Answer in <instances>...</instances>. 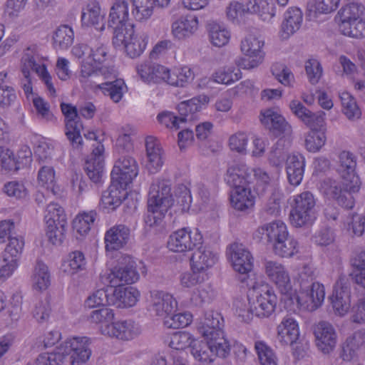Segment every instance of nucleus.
<instances>
[{
    "mask_svg": "<svg viewBox=\"0 0 365 365\" xmlns=\"http://www.w3.org/2000/svg\"><path fill=\"white\" fill-rule=\"evenodd\" d=\"M73 55L81 58L79 79L85 83L96 72V65L102 64L108 58L107 45L97 39L92 40L89 44H80L73 48Z\"/></svg>",
    "mask_w": 365,
    "mask_h": 365,
    "instance_id": "f257e3e1",
    "label": "nucleus"
},
{
    "mask_svg": "<svg viewBox=\"0 0 365 365\" xmlns=\"http://www.w3.org/2000/svg\"><path fill=\"white\" fill-rule=\"evenodd\" d=\"M34 71L42 80L51 96L56 95V89L51 81V76L46 70V66L41 62L38 55L34 50L28 48L24 53L21 60L20 78L21 86L26 95L32 93V80L31 71Z\"/></svg>",
    "mask_w": 365,
    "mask_h": 365,
    "instance_id": "f03ea898",
    "label": "nucleus"
},
{
    "mask_svg": "<svg viewBox=\"0 0 365 365\" xmlns=\"http://www.w3.org/2000/svg\"><path fill=\"white\" fill-rule=\"evenodd\" d=\"M255 299L249 301L250 307L247 310H240L238 317L242 322L249 323L253 315L259 318L269 317L277 305V298L273 289L268 284L256 286Z\"/></svg>",
    "mask_w": 365,
    "mask_h": 365,
    "instance_id": "7ed1b4c3",
    "label": "nucleus"
},
{
    "mask_svg": "<svg viewBox=\"0 0 365 365\" xmlns=\"http://www.w3.org/2000/svg\"><path fill=\"white\" fill-rule=\"evenodd\" d=\"M291 210L289 220L295 227H309L317 220L314 210L315 200L313 195L305 191L294 195L289 199Z\"/></svg>",
    "mask_w": 365,
    "mask_h": 365,
    "instance_id": "20e7f679",
    "label": "nucleus"
},
{
    "mask_svg": "<svg viewBox=\"0 0 365 365\" xmlns=\"http://www.w3.org/2000/svg\"><path fill=\"white\" fill-rule=\"evenodd\" d=\"M230 255L234 269L240 274L239 280L249 288L255 289L256 284L250 279L253 257L250 251L243 245L234 243L230 247Z\"/></svg>",
    "mask_w": 365,
    "mask_h": 365,
    "instance_id": "39448f33",
    "label": "nucleus"
},
{
    "mask_svg": "<svg viewBox=\"0 0 365 365\" xmlns=\"http://www.w3.org/2000/svg\"><path fill=\"white\" fill-rule=\"evenodd\" d=\"M148 41V36L145 33L135 34L133 26L124 31L115 33L113 38V44L115 47H121L125 50L128 56L134 58L140 56L145 51Z\"/></svg>",
    "mask_w": 365,
    "mask_h": 365,
    "instance_id": "423d86ee",
    "label": "nucleus"
},
{
    "mask_svg": "<svg viewBox=\"0 0 365 365\" xmlns=\"http://www.w3.org/2000/svg\"><path fill=\"white\" fill-rule=\"evenodd\" d=\"M91 340L86 336L73 337L61 344L68 365H85L91 356Z\"/></svg>",
    "mask_w": 365,
    "mask_h": 365,
    "instance_id": "0eeeda50",
    "label": "nucleus"
},
{
    "mask_svg": "<svg viewBox=\"0 0 365 365\" xmlns=\"http://www.w3.org/2000/svg\"><path fill=\"white\" fill-rule=\"evenodd\" d=\"M311 273L309 268L304 267V271L299 274L300 285L305 292L303 297L297 298L301 308L309 312L317 310L319 307V282L314 280Z\"/></svg>",
    "mask_w": 365,
    "mask_h": 365,
    "instance_id": "6e6552de",
    "label": "nucleus"
},
{
    "mask_svg": "<svg viewBox=\"0 0 365 365\" xmlns=\"http://www.w3.org/2000/svg\"><path fill=\"white\" fill-rule=\"evenodd\" d=\"M339 163L337 172L342 185L351 192H358L361 182L356 173V157L349 151L343 150L339 155Z\"/></svg>",
    "mask_w": 365,
    "mask_h": 365,
    "instance_id": "1a4fd4ad",
    "label": "nucleus"
},
{
    "mask_svg": "<svg viewBox=\"0 0 365 365\" xmlns=\"http://www.w3.org/2000/svg\"><path fill=\"white\" fill-rule=\"evenodd\" d=\"M178 302L172 294L162 290H151L147 297V310L152 316L166 318L175 312Z\"/></svg>",
    "mask_w": 365,
    "mask_h": 365,
    "instance_id": "9d476101",
    "label": "nucleus"
},
{
    "mask_svg": "<svg viewBox=\"0 0 365 365\" xmlns=\"http://www.w3.org/2000/svg\"><path fill=\"white\" fill-rule=\"evenodd\" d=\"M202 243V235L197 229L193 232L190 227H183L170 234L168 247L174 252H185L192 250Z\"/></svg>",
    "mask_w": 365,
    "mask_h": 365,
    "instance_id": "9b49d317",
    "label": "nucleus"
},
{
    "mask_svg": "<svg viewBox=\"0 0 365 365\" xmlns=\"http://www.w3.org/2000/svg\"><path fill=\"white\" fill-rule=\"evenodd\" d=\"M173 202L170 180L160 178L154 180L150 185L148 197V205L150 209L158 207L162 210H168Z\"/></svg>",
    "mask_w": 365,
    "mask_h": 365,
    "instance_id": "f8f14e48",
    "label": "nucleus"
},
{
    "mask_svg": "<svg viewBox=\"0 0 365 365\" xmlns=\"http://www.w3.org/2000/svg\"><path fill=\"white\" fill-rule=\"evenodd\" d=\"M139 168L136 160L128 154L121 153L115 160L110 173L112 179L120 182L124 187H128L138 174Z\"/></svg>",
    "mask_w": 365,
    "mask_h": 365,
    "instance_id": "ddd939ff",
    "label": "nucleus"
},
{
    "mask_svg": "<svg viewBox=\"0 0 365 365\" xmlns=\"http://www.w3.org/2000/svg\"><path fill=\"white\" fill-rule=\"evenodd\" d=\"M341 188L340 183L335 179L325 178L321 182V191L325 197L334 200L337 204L345 209H352L354 206L355 200L351 192L343 186Z\"/></svg>",
    "mask_w": 365,
    "mask_h": 365,
    "instance_id": "4468645a",
    "label": "nucleus"
},
{
    "mask_svg": "<svg viewBox=\"0 0 365 365\" xmlns=\"http://www.w3.org/2000/svg\"><path fill=\"white\" fill-rule=\"evenodd\" d=\"M61 108L65 116V133L73 147L78 148L83 142L81 131L83 125L80 120L76 107L62 103Z\"/></svg>",
    "mask_w": 365,
    "mask_h": 365,
    "instance_id": "2eb2a0df",
    "label": "nucleus"
},
{
    "mask_svg": "<svg viewBox=\"0 0 365 365\" xmlns=\"http://www.w3.org/2000/svg\"><path fill=\"white\" fill-rule=\"evenodd\" d=\"M264 269L267 277L277 286L280 292L291 298L293 290L289 274L285 267L277 261L266 260Z\"/></svg>",
    "mask_w": 365,
    "mask_h": 365,
    "instance_id": "dca6fc26",
    "label": "nucleus"
},
{
    "mask_svg": "<svg viewBox=\"0 0 365 365\" xmlns=\"http://www.w3.org/2000/svg\"><path fill=\"white\" fill-rule=\"evenodd\" d=\"M21 247L22 243L16 240H13L7 247L4 255V261L6 264H2L0 268V282H3L10 277L17 268ZM5 302L2 296L0 295V312L5 308Z\"/></svg>",
    "mask_w": 365,
    "mask_h": 365,
    "instance_id": "f3484780",
    "label": "nucleus"
},
{
    "mask_svg": "<svg viewBox=\"0 0 365 365\" xmlns=\"http://www.w3.org/2000/svg\"><path fill=\"white\" fill-rule=\"evenodd\" d=\"M137 71L144 82L169 85L170 69L163 65L145 62L138 66Z\"/></svg>",
    "mask_w": 365,
    "mask_h": 365,
    "instance_id": "a211bd4d",
    "label": "nucleus"
},
{
    "mask_svg": "<svg viewBox=\"0 0 365 365\" xmlns=\"http://www.w3.org/2000/svg\"><path fill=\"white\" fill-rule=\"evenodd\" d=\"M140 333V328L133 321L122 320L113 322L110 327L104 328L103 334L106 336L122 341H129Z\"/></svg>",
    "mask_w": 365,
    "mask_h": 365,
    "instance_id": "6ab92c4d",
    "label": "nucleus"
},
{
    "mask_svg": "<svg viewBox=\"0 0 365 365\" xmlns=\"http://www.w3.org/2000/svg\"><path fill=\"white\" fill-rule=\"evenodd\" d=\"M93 146V151L85 162L84 170L90 180L98 183L101 182L103 174L105 149L100 142H97Z\"/></svg>",
    "mask_w": 365,
    "mask_h": 365,
    "instance_id": "aec40b11",
    "label": "nucleus"
},
{
    "mask_svg": "<svg viewBox=\"0 0 365 365\" xmlns=\"http://www.w3.org/2000/svg\"><path fill=\"white\" fill-rule=\"evenodd\" d=\"M139 279V274L135 267L133 262H130L124 267L115 268L110 273L102 276V280L104 284H108L110 287H118L123 284H133Z\"/></svg>",
    "mask_w": 365,
    "mask_h": 365,
    "instance_id": "412c9836",
    "label": "nucleus"
},
{
    "mask_svg": "<svg viewBox=\"0 0 365 365\" xmlns=\"http://www.w3.org/2000/svg\"><path fill=\"white\" fill-rule=\"evenodd\" d=\"M264 44V40L254 34H248L242 40L241 51L250 59L247 64L248 68H255L262 62Z\"/></svg>",
    "mask_w": 365,
    "mask_h": 365,
    "instance_id": "4be33fe9",
    "label": "nucleus"
},
{
    "mask_svg": "<svg viewBox=\"0 0 365 365\" xmlns=\"http://www.w3.org/2000/svg\"><path fill=\"white\" fill-rule=\"evenodd\" d=\"M299 336V326L297 321L289 316L283 318L277 327V339L282 345H289L297 352V340Z\"/></svg>",
    "mask_w": 365,
    "mask_h": 365,
    "instance_id": "5701e85b",
    "label": "nucleus"
},
{
    "mask_svg": "<svg viewBox=\"0 0 365 365\" xmlns=\"http://www.w3.org/2000/svg\"><path fill=\"white\" fill-rule=\"evenodd\" d=\"M260 120L263 125L279 135H289L292 133V126L277 108H268L262 111Z\"/></svg>",
    "mask_w": 365,
    "mask_h": 365,
    "instance_id": "b1692460",
    "label": "nucleus"
},
{
    "mask_svg": "<svg viewBox=\"0 0 365 365\" xmlns=\"http://www.w3.org/2000/svg\"><path fill=\"white\" fill-rule=\"evenodd\" d=\"M110 291L112 294L111 305L120 308L134 306L140 297L139 291L133 287H110Z\"/></svg>",
    "mask_w": 365,
    "mask_h": 365,
    "instance_id": "393cba45",
    "label": "nucleus"
},
{
    "mask_svg": "<svg viewBox=\"0 0 365 365\" xmlns=\"http://www.w3.org/2000/svg\"><path fill=\"white\" fill-rule=\"evenodd\" d=\"M128 21V6L113 1L108 21V26L113 30V34L129 29L132 24Z\"/></svg>",
    "mask_w": 365,
    "mask_h": 365,
    "instance_id": "a878e982",
    "label": "nucleus"
},
{
    "mask_svg": "<svg viewBox=\"0 0 365 365\" xmlns=\"http://www.w3.org/2000/svg\"><path fill=\"white\" fill-rule=\"evenodd\" d=\"M127 188L128 187L123 186L120 182L111 178L110 186L103 192L101 196L103 208L114 210L119 207L128 194Z\"/></svg>",
    "mask_w": 365,
    "mask_h": 365,
    "instance_id": "bb28decb",
    "label": "nucleus"
},
{
    "mask_svg": "<svg viewBox=\"0 0 365 365\" xmlns=\"http://www.w3.org/2000/svg\"><path fill=\"white\" fill-rule=\"evenodd\" d=\"M130 230L125 225H117L110 227L105 234L106 250H118L130 240Z\"/></svg>",
    "mask_w": 365,
    "mask_h": 365,
    "instance_id": "cd10ccee",
    "label": "nucleus"
},
{
    "mask_svg": "<svg viewBox=\"0 0 365 365\" xmlns=\"http://www.w3.org/2000/svg\"><path fill=\"white\" fill-rule=\"evenodd\" d=\"M251 178V172L245 164L235 163L228 168L225 180L233 189H237L247 187Z\"/></svg>",
    "mask_w": 365,
    "mask_h": 365,
    "instance_id": "c85d7f7f",
    "label": "nucleus"
},
{
    "mask_svg": "<svg viewBox=\"0 0 365 365\" xmlns=\"http://www.w3.org/2000/svg\"><path fill=\"white\" fill-rule=\"evenodd\" d=\"M246 14H257L263 21H270L275 16L272 0H240Z\"/></svg>",
    "mask_w": 365,
    "mask_h": 365,
    "instance_id": "c756f323",
    "label": "nucleus"
},
{
    "mask_svg": "<svg viewBox=\"0 0 365 365\" xmlns=\"http://www.w3.org/2000/svg\"><path fill=\"white\" fill-rule=\"evenodd\" d=\"M330 300L335 313L339 316H344L349 309L350 289L341 279L336 283Z\"/></svg>",
    "mask_w": 365,
    "mask_h": 365,
    "instance_id": "7c9ffc66",
    "label": "nucleus"
},
{
    "mask_svg": "<svg viewBox=\"0 0 365 365\" xmlns=\"http://www.w3.org/2000/svg\"><path fill=\"white\" fill-rule=\"evenodd\" d=\"M222 324L223 318L219 312L209 311L205 313L197 330L204 338H212L213 335L222 334L223 331L221 329Z\"/></svg>",
    "mask_w": 365,
    "mask_h": 365,
    "instance_id": "2f4dec72",
    "label": "nucleus"
},
{
    "mask_svg": "<svg viewBox=\"0 0 365 365\" xmlns=\"http://www.w3.org/2000/svg\"><path fill=\"white\" fill-rule=\"evenodd\" d=\"M103 19L104 14L96 1H89L82 10L81 21L83 25L92 26L97 30L103 31L105 29Z\"/></svg>",
    "mask_w": 365,
    "mask_h": 365,
    "instance_id": "473e14b6",
    "label": "nucleus"
},
{
    "mask_svg": "<svg viewBox=\"0 0 365 365\" xmlns=\"http://www.w3.org/2000/svg\"><path fill=\"white\" fill-rule=\"evenodd\" d=\"M148 157L147 168L150 173L158 171L163 164V150L158 139L148 136L145 140Z\"/></svg>",
    "mask_w": 365,
    "mask_h": 365,
    "instance_id": "72a5a7b5",
    "label": "nucleus"
},
{
    "mask_svg": "<svg viewBox=\"0 0 365 365\" xmlns=\"http://www.w3.org/2000/svg\"><path fill=\"white\" fill-rule=\"evenodd\" d=\"M303 20L302 11L297 7L289 8L284 14V20L281 26V36L288 38L301 27Z\"/></svg>",
    "mask_w": 365,
    "mask_h": 365,
    "instance_id": "f704fd0d",
    "label": "nucleus"
},
{
    "mask_svg": "<svg viewBox=\"0 0 365 365\" xmlns=\"http://www.w3.org/2000/svg\"><path fill=\"white\" fill-rule=\"evenodd\" d=\"M305 161L300 154H294L287 158L286 171L289 182L294 186L299 185L303 178Z\"/></svg>",
    "mask_w": 365,
    "mask_h": 365,
    "instance_id": "c9c22d12",
    "label": "nucleus"
},
{
    "mask_svg": "<svg viewBox=\"0 0 365 365\" xmlns=\"http://www.w3.org/2000/svg\"><path fill=\"white\" fill-rule=\"evenodd\" d=\"M198 20L194 16H180L173 22L172 34L178 39H183L192 35L197 29Z\"/></svg>",
    "mask_w": 365,
    "mask_h": 365,
    "instance_id": "e433bc0d",
    "label": "nucleus"
},
{
    "mask_svg": "<svg viewBox=\"0 0 365 365\" xmlns=\"http://www.w3.org/2000/svg\"><path fill=\"white\" fill-rule=\"evenodd\" d=\"M195 249L196 250L192 255L190 263L209 270L217 260L216 254L209 245H204L203 242Z\"/></svg>",
    "mask_w": 365,
    "mask_h": 365,
    "instance_id": "4c0bfd02",
    "label": "nucleus"
},
{
    "mask_svg": "<svg viewBox=\"0 0 365 365\" xmlns=\"http://www.w3.org/2000/svg\"><path fill=\"white\" fill-rule=\"evenodd\" d=\"M230 201L235 209L244 211L253 207L255 197L250 187H240L231 191Z\"/></svg>",
    "mask_w": 365,
    "mask_h": 365,
    "instance_id": "58836bf2",
    "label": "nucleus"
},
{
    "mask_svg": "<svg viewBox=\"0 0 365 365\" xmlns=\"http://www.w3.org/2000/svg\"><path fill=\"white\" fill-rule=\"evenodd\" d=\"M86 259L81 251L70 252L62 262V269L64 272L73 275L86 269Z\"/></svg>",
    "mask_w": 365,
    "mask_h": 365,
    "instance_id": "ea45409f",
    "label": "nucleus"
},
{
    "mask_svg": "<svg viewBox=\"0 0 365 365\" xmlns=\"http://www.w3.org/2000/svg\"><path fill=\"white\" fill-rule=\"evenodd\" d=\"M96 91H101L105 96H108L115 103L119 102L123 95L125 85L123 80L118 78L106 81L95 86Z\"/></svg>",
    "mask_w": 365,
    "mask_h": 365,
    "instance_id": "a19ab883",
    "label": "nucleus"
},
{
    "mask_svg": "<svg viewBox=\"0 0 365 365\" xmlns=\"http://www.w3.org/2000/svg\"><path fill=\"white\" fill-rule=\"evenodd\" d=\"M364 331L355 333L348 337L341 346V357L344 361H349L356 355L359 346L364 347Z\"/></svg>",
    "mask_w": 365,
    "mask_h": 365,
    "instance_id": "79ce46f5",
    "label": "nucleus"
},
{
    "mask_svg": "<svg viewBox=\"0 0 365 365\" xmlns=\"http://www.w3.org/2000/svg\"><path fill=\"white\" fill-rule=\"evenodd\" d=\"M202 105V102L200 96L180 103L178 106L180 115V121L185 123L194 120L196 118L195 113L200 110Z\"/></svg>",
    "mask_w": 365,
    "mask_h": 365,
    "instance_id": "37998d69",
    "label": "nucleus"
},
{
    "mask_svg": "<svg viewBox=\"0 0 365 365\" xmlns=\"http://www.w3.org/2000/svg\"><path fill=\"white\" fill-rule=\"evenodd\" d=\"M74 32L68 25H61L53 32V44L56 49L66 50L73 43Z\"/></svg>",
    "mask_w": 365,
    "mask_h": 365,
    "instance_id": "c03bdc74",
    "label": "nucleus"
},
{
    "mask_svg": "<svg viewBox=\"0 0 365 365\" xmlns=\"http://www.w3.org/2000/svg\"><path fill=\"white\" fill-rule=\"evenodd\" d=\"M337 334L331 324L321 322V351L329 354L336 347Z\"/></svg>",
    "mask_w": 365,
    "mask_h": 365,
    "instance_id": "a18cd8bd",
    "label": "nucleus"
},
{
    "mask_svg": "<svg viewBox=\"0 0 365 365\" xmlns=\"http://www.w3.org/2000/svg\"><path fill=\"white\" fill-rule=\"evenodd\" d=\"M115 312L113 309L103 307L92 311L88 319L91 323L98 324L101 334H103L104 328L110 327L115 319Z\"/></svg>",
    "mask_w": 365,
    "mask_h": 365,
    "instance_id": "49530a36",
    "label": "nucleus"
},
{
    "mask_svg": "<svg viewBox=\"0 0 365 365\" xmlns=\"http://www.w3.org/2000/svg\"><path fill=\"white\" fill-rule=\"evenodd\" d=\"M364 6L361 4L353 2L341 7L337 13L336 20L338 24L350 23L361 18L364 11Z\"/></svg>",
    "mask_w": 365,
    "mask_h": 365,
    "instance_id": "de8ad7c7",
    "label": "nucleus"
},
{
    "mask_svg": "<svg viewBox=\"0 0 365 365\" xmlns=\"http://www.w3.org/2000/svg\"><path fill=\"white\" fill-rule=\"evenodd\" d=\"M289 108L308 128H314L319 120V115L308 110L297 100L290 102Z\"/></svg>",
    "mask_w": 365,
    "mask_h": 365,
    "instance_id": "09e8293b",
    "label": "nucleus"
},
{
    "mask_svg": "<svg viewBox=\"0 0 365 365\" xmlns=\"http://www.w3.org/2000/svg\"><path fill=\"white\" fill-rule=\"evenodd\" d=\"M31 278L33 287L37 290H45L51 284L48 268L41 261L36 262Z\"/></svg>",
    "mask_w": 365,
    "mask_h": 365,
    "instance_id": "8fccbe9b",
    "label": "nucleus"
},
{
    "mask_svg": "<svg viewBox=\"0 0 365 365\" xmlns=\"http://www.w3.org/2000/svg\"><path fill=\"white\" fill-rule=\"evenodd\" d=\"M297 240L289 233L273 246L274 253L281 257H292L299 252Z\"/></svg>",
    "mask_w": 365,
    "mask_h": 365,
    "instance_id": "3c124183",
    "label": "nucleus"
},
{
    "mask_svg": "<svg viewBox=\"0 0 365 365\" xmlns=\"http://www.w3.org/2000/svg\"><path fill=\"white\" fill-rule=\"evenodd\" d=\"M212 78L216 83L228 85L241 78V71L233 66H225L216 71Z\"/></svg>",
    "mask_w": 365,
    "mask_h": 365,
    "instance_id": "603ef678",
    "label": "nucleus"
},
{
    "mask_svg": "<svg viewBox=\"0 0 365 365\" xmlns=\"http://www.w3.org/2000/svg\"><path fill=\"white\" fill-rule=\"evenodd\" d=\"M96 217L97 213L94 210L79 214L73 220V230L80 236L86 235L91 230V225L93 224Z\"/></svg>",
    "mask_w": 365,
    "mask_h": 365,
    "instance_id": "864d4df0",
    "label": "nucleus"
},
{
    "mask_svg": "<svg viewBox=\"0 0 365 365\" xmlns=\"http://www.w3.org/2000/svg\"><path fill=\"white\" fill-rule=\"evenodd\" d=\"M209 37L213 46L222 47L229 42L230 32L224 26L214 23L210 25Z\"/></svg>",
    "mask_w": 365,
    "mask_h": 365,
    "instance_id": "5fc2aeb1",
    "label": "nucleus"
},
{
    "mask_svg": "<svg viewBox=\"0 0 365 365\" xmlns=\"http://www.w3.org/2000/svg\"><path fill=\"white\" fill-rule=\"evenodd\" d=\"M340 99L342 106L344 114L349 120L359 119L361 115L355 98L348 92H344L340 95Z\"/></svg>",
    "mask_w": 365,
    "mask_h": 365,
    "instance_id": "6e6d98bb",
    "label": "nucleus"
},
{
    "mask_svg": "<svg viewBox=\"0 0 365 365\" xmlns=\"http://www.w3.org/2000/svg\"><path fill=\"white\" fill-rule=\"evenodd\" d=\"M194 78L192 71L187 67L175 68L170 71L169 85L183 87Z\"/></svg>",
    "mask_w": 365,
    "mask_h": 365,
    "instance_id": "4d7b16f0",
    "label": "nucleus"
},
{
    "mask_svg": "<svg viewBox=\"0 0 365 365\" xmlns=\"http://www.w3.org/2000/svg\"><path fill=\"white\" fill-rule=\"evenodd\" d=\"M20 169V162L14 157L9 148L0 146V172L17 171Z\"/></svg>",
    "mask_w": 365,
    "mask_h": 365,
    "instance_id": "13d9d810",
    "label": "nucleus"
},
{
    "mask_svg": "<svg viewBox=\"0 0 365 365\" xmlns=\"http://www.w3.org/2000/svg\"><path fill=\"white\" fill-rule=\"evenodd\" d=\"M7 73H0V107L8 108L15 101L16 95L13 87L6 84Z\"/></svg>",
    "mask_w": 365,
    "mask_h": 365,
    "instance_id": "bf43d9fd",
    "label": "nucleus"
},
{
    "mask_svg": "<svg viewBox=\"0 0 365 365\" xmlns=\"http://www.w3.org/2000/svg\"><path fill=\"white\" fill-rule=\"evenodd\" d=\"M44 220L46 224L58 223L67 225L66 215L64 210L57 203H49L45 211Z\"/></svg>",
    "mask_w": 365,
    "mask_h": 365,
    "instance_id": "052dcab7",
    "label": "nucleus"
},
{
    "mask_svg": "<svg viewBox=\"0 0 365 365\" xmlns=\"http://www.w3.org/2000/svg\"><path fill=\"white\" fill-rule=\"evenodd\" d=\"M339 28L341 33L354 38L365 37V21L361 20L353 21L350 23L339 24Z\"/></svg>",
    "mask_w": 365,
    "mask_h": 365,
    "instance_id": "680f3d73",
    "label": "nucleus"
},
{
    "mask_svg": "<svg viewBox=\"0 0 365 365\" xmlns=\"http://www.w3.org/2000/svg\"><path fill=\"white\" fill-rule=\"evenodd\" d=\"M272 75L281 84L287 87H293L295 81L294 76L285 65L275 63L271 68Z\"/></svg>",
    "mask_w": 365,
    "mask_h": 365,
    "instance_id": "e2e57ef3",
    "label": "nucleus"
},
{
    "mask_svg": "<svg viewBox=\"0 0 365 365\" xmlns=\"http://www.w3.org/2000/svg\"><path fill=\"white\" fill-rule=\"evenodd\" d=\"M108 287L106 289H99L89 296L86 300V305L89 308L105 305H111V295L110 286L106 284Z\"/></svg>",
    "mask_w": 365,
    "mask_h": 365,
    "instance_id": "0e129e2a",
    "label": "nucleus"
},
{
    "mask_svg": "<svg viewBox=\"0 0 365 365\" xmlns=\"http://www.w3.org/2000/svg\"><path fill=\"white\" fill-rule=\"evenodd\" d=\"M133 15L138 21L149 19L153 12L154 4L152 0H134Z\"/></svg>",
    "mask_w": 365,
    "mask_h": 365,
    "instance_id": "69168bd1",
    "label": "nucleus"
},
{
    "mask_svg": "<svg viewBox=\"0 0 365 365\" xmlns=\"http://www.w3.org/2000/svg\"><path fill=\"white\" fill-rule=\"evenodd\" d=\"M255 349L261 365H277V358L272 349L264 341H256Z\"/></svg>",
    "mask_w": 365,
    "mask_h": 365,
    "instance_id": "338daca9",
    "label": "nucleus"
},
{
    "mask_svg": "<svg viewBox=\"0 0 365 365\" xmlns=\"http://www.w3.org/2000/svg\"><path fill=\"white\" fill-rule=\"evenodd\" d=\"M41 365H67V361L64 351L61 350V344L56 348V350L51 353H44L38 358Z\"/></svg>",
    "mask_w": 365,
    "mask_h": 365,
    "instance_id": "774afa93",
    "label": "nucleus"
}]
</instances>
